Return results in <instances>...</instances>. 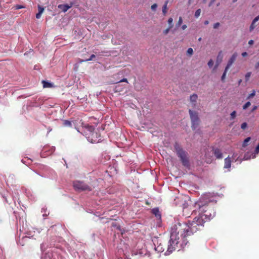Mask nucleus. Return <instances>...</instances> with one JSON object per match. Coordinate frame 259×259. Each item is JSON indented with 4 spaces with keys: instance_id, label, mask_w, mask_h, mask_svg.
I'll return each instance as SVG.
<instances>
[{
    "instance_id": "obj_1",
    "label": "nucleus",
    "mask_w": 259,
    "mask_h": 259,
    "mask_svg": "<svg viewBox=\"0 0 259 259\" xmlns=\"http://www.w3.org/2000/svg\"><path fill=\"white\" fill-rule=\"evenodd\" d=\"M210 196V193L205 194L200 198L198 202L195 203V207L198 209V210H193L192 214L196 215L198 213V215L194 218L192 222L189 224L179 223L171 227L167 249L164 253L165 255H169L176 249V246L179 242V234H181V236L183 237L181 244L183 247L188 243L184 238L196 232L199 229L198 227L202 226L205 222L210 220L214 216V210L211 207H208L207 205L208 202L213 201Z\"/></svg>"
},
{
    "instance_id": "obj_2",
    "label": "nucleus",
    "mask_w": 259,
    "mask_h": 259,
    "mask_svg": "<svg viewBox=\"0 0 259 259\" xmlns=\"http://www.w3.org/2000/svg\"><path fill=\"white\" fill-rule=\"evenodd\" d=\"M85 130L87 132H89V134H86L87 138L89 141L90 142L98 143L100 139H98V134L97 132L95 131V129L93 126L88 125L85 127Z\"/></svg>"
},
{
    "instance_id": "obj_3",
    "label": "nucleus",
    "mask_w": 259,
    "mask_h": 259,
    "mask_svg": "<svg viewBox=\"0 0 259 259\" xmlns=\"http://www.w3.org/2000/svg\"><path fill=\"white\" fill-rule=\"evenodd\" d=\"M175 149L178 156L180 158L183 164L188 167L189 166V162L187 158V153L185 151L181 149L178 145L175 146Z\"/></svg>"
},
{
    "instance_id": "obj_4",
    "label": "nucleus",
    "mask_w": 259,
    "mask_h": 259,
    "mask_svg": "<svg viewBox=\"0 0 259 259\" xmlns=\"http://www.w3.org/2000/svg\"><path fill=\"white\" fill-rule=\"evenodd\" d=\"M44 245H41V249L42 251L41 259H59V257L56 253L53 252L52 249L48 250H43Z\"/></svg>"
},
{
    "instance_id": "obj_5",
    "label": "nucleus",
    "mask_w": 259,
    "mask_h": 259,
    "mask_svg": "<svg viewBox=\"0 0 259 259\" xmlns=\"http://www.w3.org/2000/svg\"><path fill=\"white\" fill-rule=\"evenodd\" d=\"M189 112L192 121V127L193 129L195 130L199 123V119L198 116V114L196 112L193 111L190 109L189 110Z\"/></svg>"
},
{
    "instance_id": "obj_6",
    "label": "nucleus",
    "mask_w": 259,
    "mask_h": 259,
    "mask_svg": "<svg viewBox=\"0 0 259 259\" xmlns=\"http://www.w3.org/2000/svg\"><path fill=\"white\" fill-rule=\"evenodd\" d=\"M73 187L75 189L78 191L91 190L87 185L78 181L74 182Z\"/></svg>"
},
{
    "instance_id": "obj_7",
    "label": "nucleus",
    "mask_w": 259,
    "mask_h": 259,
    "mask_svg": "<svg viewBox=\"0 0 259 259\" xmlns=\"http://www.w3.org/2000/svg\"><path fill=\"white\" fill-rule=\"evenodd\" d=\"M55 147H51L49 145H46L42 148L41 152V157H45L47 156L52 154L55 151Z\"/></svg>"
},
{
    "instance_id": "obj_8",
    "label": "nucleus",
    "mask_w": 259,
    "mask_h": 259,
    "mask_svg": "<svg viewBox=\"0 0 259 259\" xmlns=\"http://www.w3.org/2000/svg\"><path fill=\"white\" fill-rule=\"evenodd\" d=\"M26 235L23 236L21 238H20L18 241V244L22 246L24 245L25 243L29 239L33 238L34 234H32L31 231H29L25 233Z\"/></svg>"
},
{
    "instance_id": "obj_9",
    "label": "nucleus",
    "mask_w": 259,
    "mask_h": 259,
    "mask_svg": "<svg viewBox=\"0 0 259 259\" xmlns=\"http://www.w3.org/2000/svg\"><path fill=\"white\" fill-rule=\"evenodd\" d=\"M237 54L236 53H234L231 56V57L229 59V60L227 63V64L225 67L226 68V70H229V69L230 68V67L232 66L233 63L235 61V60L237 58Z\"/></svg>"
},
{
    "instance_id": "obj_10",
    "label": "nucleus",
    "mask_w": 259,
    "mask_h": 259,
    "mask_svg": "<svg viewBox=\"0 0 259 259\" xmlns=\"http://www.w3.org/2000/svg\"><path fill=\"white\" fill-rule=\"evenodd\" d=\"M152 213L155 216L157 219H158V220H161V214L158 208H154L153 209H152Z\"/></svg>"
},
{
    "instance_id": "obj_11",
    "label": "nucleus",
    "mask_w": 259,
    "mask_h": 259,
    "mask_svg": "<svg viewBox=\"0 0 259 259\" xmlns=\"http://www.w3.org/2000/svg\"><path fill=\"white\" fill-rule=\"evenodd\" d=\"M71 5H59L58 7L59 9L62 10L63 12H66L71 7Z\"/></svg>"
},
{
    "instance_id": "obj_12",
    "label": "nucleus",
    "mask_w": 259,
    "mask_h": 259,
    "mask_svg": "<svg viewBox=\"0 0 259 259\" xmlns=\"http://www.w3.org/2000/svg\"><path fill=\"white\" fill-rule=\"evenodd\" d=\"M213 154H214L215 156L218 159H221L223 158V154L219 149H214L213 150Z\"/></svg>"
},
{
    "instance_id": "obj_13",
    "label": "nucleus",
    "mask_w": 259,
    "mask_h": 259,
    "mask_svg": "<svg viewBox=\"0 0 259 259\" xmlns=\"http://www.w3.org/2000/svg\"><path fill=\"white\" fill-rule=\"evenodd\" d=\"M252 153V152H247L246 153H245L243 158L240 160L239 163H240L242 162V160H247L252 158L251 154Z\"/></svg>"
},
{
    "instance_id": "obj_14",
    "label": "nucleus",
    "mask_w": 259,
    "mask_h": 259,
    "mask_svg": "<svg viewBox=\"0 0 259 259\" xmlns=\"http://www.w3.org/2000/svg\"><path fill=\"white\" fill-rule=\"evenodd\" d=\"M231 160L229 157H228L225 159V168H229L231 167Z\"/></svg>"
},
{
    "instance_id": "obj_15",
    "label": "nucleus",
    "mask_w": 259,
    "mask_h": 259,
    "mask_svg": "<svg viewBox=\"0 0 259 259\" xmlns=\"http://www.w3.org/2000/svg\"><path fill=\"white\" fill-rule=\"evenodd\" d=\"M155 250L158 252H162L164 250L163 245L160 243L157 246L155 247Z\"/></svg>"
},
{
    "instance_id": "obj_16",
    "label": "nucleus",
    "mask_w": 259,
    "mask_h": 259,
    "mask_svg": "<svg viewBox=\"0 0 259 259\" xmlns=\"http://www.w3.org/2000/svg\"><path fill=\"white\" fill-rule=\"evenodd\" d=\"M168 1H166L165 2L164 4L163 5L162 7V13L164 15H165L167 13V4H168Z\"/></svg>"
},
{
    "instance_id": "obj_17",
    "label": "nucleus",
    "mask_w": 259,
    "mask_h": 259,
    "mask_svg": "<svg viewBox=\"0 0 259 259\" xmlns=\"http://www.w3.org/2000/svg\"><path fill=\"white\" fill-rule=\"evenodd\" d=\"M42 83L44 88H50L52 87V84L48 81L42 80Z\"/></svg>"
},
{
    "instance_id": "obj_18",
    "label": "nucleus",
    "mask_w": 259,
    "mask_h": 259,
    "mask_svg": "<svg viewBox=\"0 0 259 259\" xmlns=\"http://www.w3.org/2000/svg\"><path fill=\"white\" fill-rule=\"evenodd\" d=\"M250 140V137H248L246 139H245L242 143V147H246L248 145V143L249 142Z\"/></svg>"
},
{
    "instance_id": "obj_19",
    "label": "nucleus",
    "mask_w": 259,
    "mask_h": 259,
    "mask_svg": "<svg viewBox=\"0 0 259 259\" xmlns=\"http://www.w3.org/2000/svg\"><path fill=\"white\" fill-rule=\"evenodd\" d=\"M259 153V148L256 147L254 151L252 152V158H254L256 157V155Z\"/></svg>"
},
{
    "instance_id": "obj_20",
    "label": "nucleus",
    "mask_w": 259,
    "mask_h": 259,
    "mask_svg": "<svg viewBox=\"0 0 259 259\" xmlns=\"http://www.w3.org/2000/svg\"><path fill=\"white\" fill-rule=\"evenodd\" d=\"M197 99V96L196 94H193V95L191 96L190 97V101L192 102H196Z\"/></svg>"
},
{
    "instance_id": "obj_21",
    "label": "nucleus",
    "mask_w": 259,
    "mask_h": 259,
    "mask_svg": "<svg viewBox=\"0 0 259 259\" xmlns=\"http://www.w3.org/2000/svg\"><path fill=\"white\" fill-rule=\"evenodd\" d=\"M232 159L231 161L237 162L238 160V155L237 154L234 153L232 156Z\"/></svg>"
},
{
    "instance_id": "obj_22",
    "label": "nucleus",
    "mask_w": 259,
    "mask_h": 259,
    "mask_svg": "<svg viewBox=\"0 0 259 259\" xmlns=\"http://www.w3.org/2000/svg\"><path fill=\"white\" fill-rule=\"evenodd\" d=\"M63 125L65 126L70 127V126H71V123L70 121H69L68 120H64L63 121Z\"/></svg>"
},
{
    "instance_id": "obj_23",
    "label": "nucleus",
    "mask_w": 259,
    "mask_h": 259,
    "mask_svg": "<svg viewBox=\"0 0 259 259\" xmlns=\"http://www.w3.org/2000/svg\"><path fill=\"white\" fill-rule=\"evenodd\" d=\"M228 70H226V68H225V70H224V72L222 76V77H221V80L222 81H224V80L226 78V74H227V72L228 71Z\"/></svg>"
},
{
    "instance_id": "obj_24",
    "label": "nucleus",
    "mask_w": 259,
    "mask_h": 259,
    "mask_svg": "<svg viewBox=\"0 0 259 259\" xmlns=\"http://www.w3.org/2000/svg\"><path fill=\"white\" fill-rule=\"evenodd\" d=\"M255 22H253V21H252V23L249 27V31L251 32L256 27L255 25Z\"/></svg>"
},
{
    "instance_id": "obj_25",
    "label": "nucleus",
    "mask_w": 259,
    "mask_h": 259,
    "mask_svg": "<svg viewBox=\"0 0 259 259\" xmlns=\"http://www.w3.org/2000/svg\"><path fill=\"white\" fill-rule=\"evenodd\" d=\"M193 54V50L192 48H190L187 50V54L189 56H191Z\"/></svg>"
},
{
    "instance_id": "obj_26",
    "label": "nucleus",
    "mask_w": 259,
    "mask_h": 259,
    "mask_svg": "<svg viewBox=\"0 0 259 259\" xmlns=\"http://www.w3.org/2000/svg\"><path fill=\"white\" fill-rule=\"evenodd\" d=\"M201 12V9H199L197 10L195 13V17H196V18L199 17L200 15Z\"/></svg>"
},
{
    "instance_id": "obj_27",
    "label": "nucleus",
    "mask_w": 259,
    "mask_h": 259,
    "mask_svg": "<svg viewBox=\"0 0 259 259\" xmlns=\"http://www.w3.org/2000/svg\"><path fill=\"white\" fill-rule=\"evenodd\" d=\"M172 22H173V19L172 18H169L168 20V23L169 24V27L170 28H172L173 26Z\"/></svg>"
},
{
    "instance_id": "obj_28",
    "label": "nucleus",
    "mask_w": 259,
    "mask_h": 259,
    "mask_svg": "<svg viewBox=\"0 0 259 259\" xmlns=\"http://www.w3.org/2000/svg\"><path fill=\"white\" fill-rule=\"evenodd\" d=\"M222 58H223L222 52L220 51L219 53V54H218V57H217V59H218V60H219L220 62H221L222 60Z\"/></svg>"
},
{
    "instance_id": "obj_29",
    "label": "nucleus",
    "mask_w": 259,
    "mask_h": 259,
    "mask_svg": "<svg viewBox=\"0 0 259 259\" xmlns=\"http://www.w3.org/2000/svg\"><path fill=\"white\" fill-rule=\"evenodd\" d=\"M251 74V73L250 72H248L245 74V79L246 81H247L249 80Z\"/></svg>"
},
{
    "instance_id": "obj_30",
    "label": "nucleus",
    "mask_w": 259,
    "mask_h": 259,
    "mask_svg": "<svg viewBox=\"0 0 259 259\" xmlns=\"http://www.w3.org/2000/svg\"><path fill=\"white\" fill-rule=\"evenodd\" d=\"M236 112L235 111H233L231 114H230V118H231V119H233L234 118H235V117H236Z\"/></svg>"
},
{
    "instance_id": "obj_31",
    "label": "nucleus",
    "mask_w": 259,
    "mask_h": 259,
    "mask_svg": "<svg viewBox=\"0 0 259 259\" xmlns=\"http://www.w3.org/2000/svg\"><path fill=\"white\" fill-rule=\"evenodd\" d=\"M250 102H247L243 106V109H246L247 108H248L250 105Z\"/></svg>"
},
{
    "instance_id": "obj_32",
    "label": "nucleus",
    "mask_w": 259,
    "mask_h": 259,
    "mask_svg": "<svg viewBox=\"0 0 259 259\" xmlns=\"http://www.w3.org/2000/svg\"><path fill=\"white\" fill-rule=\"evenodd\" d=\"M255 91H253L252 93H251V94H250L248 95L247 99H250V98L253 97L255 96Z\"/></svg>"
},
{
    "instance_id": "obj_33",
    "label": "nucleus",
    "mask_w": 259,
    "mask_h": 259,
    "mask_svg": "<svg viewBox=\"0 0 259 259\" xmlns=\"http://www.w3.org/2000/svg\"><path fill=\"white\" fill-rule=\"evenodd\" d=\"M38 13L42 14L44 11V8L43 7H41L39 5L38 6Z\"/></svg>"
},
{
    "instance_id": "obj_34",
    "label": "nucleus",
    "mask_w": 259,
    "mask_h": 259,
    "mask_svg": "<svg viewBox=\"0 0 259 259\" xmlns=\"http://www.w3.org/2000/svg\"><path fill=\"white\" fill-rule=\"evenodd\" d=\"M213 64V61H212V60L210 59V60L208 61V63H207V65H208V67H209V68L212 67V66Z\"/></svg>"
},
{
    "instance_id": "obj_35",
    "label": "nucleus",
    "mask_w": 259,
    "mask_h": 259,
    "mask_svg": "<svg viewBox=\"0 0 259 259\" xmlns=\"http://www.w3.org/2000/svg\"><path fill=\"white\" fill-rule=\"evenodd\" d=\"M182 22H183L182 18L181 17H180L179 19L178 22L177 23V26H180L182 24Z\"/></svg>"
},
{
    "instance_id": "obj_36",
    "label": "nucleus",
    "mask_w": 259,
    "mask_h": 259,
    "mask_svg": "<svg viewBox=\"0 0 259 259\" xmlns=\"http://www.w3.org/2000/svg\"><path fill=\"white\" fill-rule=\"evenodd\" d=\"M157 7V5L156 4H154L151 7V9L152 11H155Z\"/></svg>"
},
{
    "instance_id": "obj_37",
    "label": "nucleus",
    "mask_w": 259,
    "mask_h": 259,
    "mask_svg": "<svg viewBox=\"0 0 259 259\" xmlns=\"http://www.w3.org/2000/svg\"><path fill=\"white\" fill-rule=\"evenodd\" d=\"M247 127V123L246 122H243L241 125V128L243 130H244Z\"/></svg>"
},
{
    "instance_id": "obj_38",
    "label": "nucleus",
    "mask_w": 259,
    "mask_h": 259,
    "mask_svg": "<svg viewBox=\"0 0 259 259\" xmlns=\"http://www.w3.org/2000/svg\"><path fill=\"white\" fill-rule=\"evenodd\" d=\"M171 28H170L169 27H168V28L166 29L165 30H164L163 31V33H164V34H167L169 32V30H170Z\"/></svg>"
},
{
    "instance_id": "obj_39",
    "label": "nucleus",
    "mask_w": 259,
    "mask_h": 259,
    "mask_svg": "<svg viewBox=\"0 0 259 259\" xmlns=\"http://www.w3.org/2000/svg\"><path fill=\"white\" fill-rule=\"evenodd\" d=\"M220 23L219 22L215 23L213 24V28L217 29L220 26Z\"/></svg>"
},
{
    "instance_id": "obj_40",
    "label": "nucleus",
    "mask_w": 259,
    "mask_h": 259,
    "mask_svg": "<svg viewBox=\"0 0 259 259\" xmlns=\"http://www.w3.org/2000/svg\"><path fill=\"white\" fill-rule=\"evenodd\" d=\"M120 85L118 84L115 87V90L116 92H120L121 90L119 89Z\"/></svg>"
},
{
    "instance_id": "obj_41",
    "label": "nucleus",
    "mask_w": 259,
    "mask_h": 259,
    "mask_svg": "<svg viewBox=\"0 0 259 259\" xmlns=\"http://www.w3.org/2000/svg\"><path fill=\"white\" fill-rule=\"evenodd\" d=\"M16 9L18 10L24 8V7L21 5H17L15 6Z\"/></svg>"
},
{
    "instance_id": "obj_42",
    "label": "nucleus",
    "mask_w": 259,
    "mask_h": 259,
    "mask_svg": "<svg viewBox=\"0 0 259 259\" xmlns=\"http://www.w3.org/2000/svg\"><path fill=\"white\" fill-rule=\"evenodd\" d=\"M258 20H259V15L255 17L252 21H253V22L256 23Z\"/></svg>"
},
{
    "instance_id": "obj_43",
    "label": "nucleus",
    "mask_w": 259,
    "mask_h": 259,
    "mask_svg": "<svg viewBox=\"0 0 259 259\" xmlns=\"http://www.w3.org/2000/svg\"><path fill=\"white\" fill-rule=\"evenodd\" d=\"M95 57V55H92L90 57V58L88 59H87L85 61H91V60H92Z\"/></svg>"
},
{
    "instance_id": "obj_44",
    "label": "nucleus",
    "mask_w": 259,
    "mask_h": 259,
    "mask_svg": "<svg viewBox=\"0 0 259 259\" xmlns=\"http://www.w3.org/2000/svg\"><path fill=\"white\" fill-rule=\"evenodd\" d=\"M41 13H37L36 15V18L37 19H39L40 17H41Z\"/></svg>"
},
{
    "instance_id": "obj_45",
    "label": "nucleus",
    "mask_w": 259,
    "mask_h": 259,
    "mask_svg": "<svg viewBox=\"0 0 259 259\" xmlns=\"http://www.w3.org/2000/svg\"><path fill=\"white\" fill-rule=\"evenodd\" d=\"M215 1L216 0H211L208 5V6H211Z\"/></svg>"
},
{
    "instance_id": "obj_46",
    "label": "nucleus",
    "mask_w": 259,
    "mask_h": 259,
    "mask_svg": "<svg viewBox=\"0 0 259 259\" xmlns=\"http://www.w3.org/2000/svg\"><path fill=\"white\" fill-rule=\"evenodd\" d=\"M127 82V79L126 78H123L121 80H120L118 82Z\"/></svg>"
},
{
    "instance_id": "obj_47",
    "label": "nucleus",
    "mask_w": 259,
    "mask_h": 259,
    "mask_svg": "<svg viewBox=\"0 0 259 259\" xmlns=\"http://www.w3.org/2000/svg\"><path fill=\"white\" fill-rule=\"evenodd\" d=\"M253 42H254L253 40H252V39H250V40H249V41H248V44H249V45H253Z\"/></svg>"
},
{
    "instance_id": "obj_48",
    "label": "nucleus",
    "mask_w": 259,
    "mask_h": 259,
    "mask_svg": "<svg viewBox=\"0 0 259 259\" xmlns=\"http://www.w3.org/2000/svg\"><path fill=\"white\" fill-rule=\"evenodd\" d=\"M247 55V53L246 52H243L242 53V57H246V56Z\"/></svg>"
},
{
    "instance_id": "obj_49",
    "label": "nucleus",
    "mask_w": 259,
    "mask_h": 259,
    "mask_svg": "<svg viewBox=\"0 0 259 259\" xmlns=\"http://www.w3.org/2000/svg\"><path fill=\"white\" fill-rule=\"evenodd\" d=\"M186 28H187V25H183L182 26V29L183 30H185Z\"/></svg>"
},
{
    "instance_id": "obj_50",
    "label": "nucleus",
    "mask_w": 259,
    "mask_h": 259,
    "mask_svg": "<svg viewBox=\"0 0 259 259\" xmlns=\"http://www.w3.org/2000/svg\"><path fill=\"white\" fill-rule=\"evenodd\" d=\"M257 109V106H254L253 107V108L252 109V111H253L254 110H256Z\"/></svg>"
},
{
    "instance_id": "obj_51",
    "label": "nucleus",
    "mask_w": 259,
    "mask_h": 259,
    "mask_svg": "<svg viewBox=\"0 0 259 259\" xmlns=\"http://www.w3.org/2000/svg\"><path fill=\"white\" fill-rule=\"evenodd\" d=\"M204 23L205 25H207L209 23V21L208 20H206V21H204Z\"/></svg>"
},
{
    "instance_id": "obj_52",
    "label": "nucleus",
    "mask_w": 259,
    "mask_h": 259,
    "mask_svg": "<svg viewBox=\"0 0 259 259\" xmlns=\"http://www.w3.org/2000/svg\"><path fill=\"white\" fill-rule=\"evenodd\" d=\"M259 67V61L255 65V68H257Z\"/></svg>"
},
{
    "instance_id": "obj_53",
    "label": "nucleus",
    "mask_w": 259,
    "mask_h": 259,
    "mask_svg": "<svg viewBox=\"0 0 259 259\" xmlns=\"http://www.w3.org/2000/svg\"><path fill=\"white\" fill-rule=\"evenodd\" d=\"M123 254L124 256H125V259H130L126 255L125 253L123 252Z\"/></svg>"
},
{
    "instance_id": "obj_54",
    "label": "nucleus",
    "mask_w": 259,
    "mask_h": 259,
    "mask_svg": "<svg viewBox=\"0 0 259 259\" xmlns=\"http://www.w3.org/2000/svg\"><path fill=\"white\" fill-rule=\"evenodd\" d=\"M241 82H242V80L241 79H239L238 80V85H240Z\"/></svg>"
},
{
    "instance_id": "obj_55",
    "label": "nucleus",
    "mask_w": 259,
    "mask_h": 259,
    "mask_svg": "<svg viewBox=\"0 0 259 259\" xmlns=\"http://www.w3.org/2000/svg\"><path fill=\"white\" fill-rule=\"evenodd\" d=\"M237 1H238V0H232V2H233V3H235V2H237Z\"/></svg>"
},
{
    "instance_id": "obj_56",
    "label": "nucleus",
    "mask_w": 259,
    "mask_h": 259,
    "mask_svg": "<svg viewBox=\"0 0 259 259\" xmlns=\"http://www.w3.org/2000/svg\"><path fill=\"white\" fill-rule=\"evenodd\" d=\"M37 233H40V231L38 230H37Z\"/></svg>"
},
{
    "instance_id": "obj_57",
    "label": "nucleus",
    "mask_w": 259,
    "mask_h": 259,
    "mask_svg": "<svg viewBox=\"0 0 259 259\" xmlns=\"http://www.w3.org/2000/svg\"><path fill=\"white\" fill-rule=\"evenodd\" d=\"M257 148H259V143L258 144V145H257L256 146Z\"/></svg>"
},
{
    "instance_id": "obj_58",
    "label": "nucleus",
    "mask_w": 259,
    "mask_h": 259,
    "mask_svg": "<svg viewBox=\"0 0 259 259\" xmlns=\"http://www.w3.org/2000/svg\"><path fill=\"white\" fill-rule=\"evenodd\" d=\"M219 5H220V3H219L218 4H217V6H219Z\"/></svg>"
},
{
    "instance_id": "obj_59",
    "label": "nucleus",
    "mask_w": 259,
    "mask_h": 259,
    "mask_svg": "<svg viewBox=\"0 0 259 259\" xmlns=\"http://www.w3.org/2000/svg\"><path fill=\"white\" fill-rule=\"evenodd\" d=\"M45 216H47V214H43V216H45Z\"/></svg>"
},
{
    "instance_id": "obj_60",
    "label": "nucleus",
    "mask_w": 259,
    "mask_h": 259,
    "mask_svg": "<svg viewBox=\"0 0 259 259\" xmlns=\"http://www.w3.org/2000/svg\"><path fill=\"white\" fill-rule=\"evenodd\" d=\"M199 41H200L201 40V38H199V39H198Z\"/></svg>"
},
{
    "instance_id": "obj_61",
    "label": "nucleus",
    "mask_w": 259,
    "mask_h": 259,
    "mask_svg": "<svg viewBox=\"0 0 259 259\" xmlns=\"http://www.w3.org/2000/svg\"><path fill=\"white\" fill-rule=\"evenodd\" d=\"M191 1V0H189V2H190V1Z\"/></svg>"
}]
</instances>
